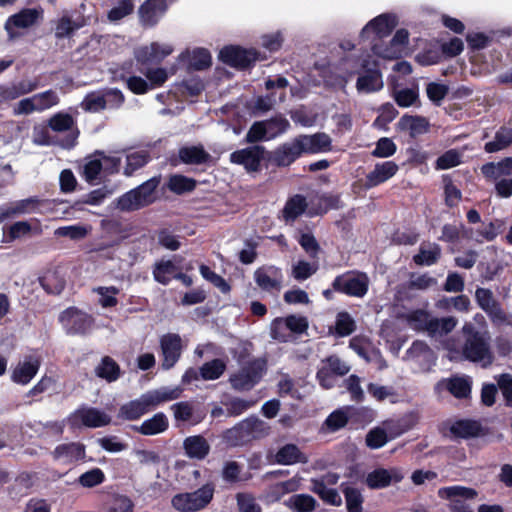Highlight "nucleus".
Masks as SVG:
<instances>
[{
	"label": "nucleus",
	"mask_w": 512,
	"mask_h": 512,
	"mask_svg": "<svg viewBox=\"0 0 512 512\" xmlns=\"http://www.w3.org/2000/svg\"><path fill=\"white\" fill-rule=\"evenodd\" d=\"M182 392L183 389L180 386L173 388L164 386L150 390L139 398L123 404L118 411V418L128 421L138 420L159 404L180 398Z\"/></svg>",
	"instance_id": "nucleus-1"
},
{
	"label": "nucleus",
	"mask_w": 512,
	"mask_h": 512,
	"mask_svg": "<svg viewBox=\"0 0 512 512\" xmlns=\"http://www.w3.org/2000/svg\"><path fill=\"white\" fill-rule=\"evenodd\" d=\"M271 432L270 425L256 415L241 420L223 432V441L229 447H243L267 437Z\"/></svg>",
	"instance_id": "nucleus-2"
},
{
	"label": "nucleus",
	"mask_w": 512,
	"mask_h": 512,
	"mask_svg": "<svg viewBox=\"0 0 512 512\" xmlns=\"http://www.w3.org/2000/svg\"><path fill=\"white\" fill-rule=\"evenodd\" d=\"M464 342L462 355L464 359L481 363L483 367L490 366L494 361V355L489 344V337L472 324H465L462 328Z\"/></svg>",
	"instance_id": "nucleus-3"
},
{
	"label": "nucleus",
	"mask_w": 512,
	"mask_h": 512,
	"mask_svg": "<svg viewBox=\"0 0 512 512\" xmlns=\"http://www.w3.org/2000/svg\"><path fill=\"white\" fill-rule=\"evenodd\" d=\"M160 181V176H154L136 188L124 193L117 199V208L121 211L130 212L151 205L156 200L155 191Z\"/></svg>",
	"instance_id": "nucleus-4"
},
{
	"label": "nucleus",
	"mask_w": 512,
	"mask_h": 512,
	"mask_svg": "<svg viewBox=\"0 0 512 512\" xmlns=\"http://www.w3.org/2000/svg\"><path fill=\"white\" fill-rule=\"evenodd\" d=\"M267 370V361L263 358H254L243 365L240 369L231 374L229 383L235 391H250L262 379Z\"/></svg>",
	"instance_id": "nucleus-5"
},
{
	"label": "nucleus",
	"mask_w": 512,
	"mask_h": 512,
	"mask_svg": "<svg viewBox=\"0 0 512 512\" xmlns=\"http://www.w3.org/2000/svg\"><path fill=\"white\" fill-rule=\"evenodd\" d=\"M215 486L209 482L193 492L178 493L171 503L179 512H197L204 509L213 499Z\"/></svg>",
	"instance_id": "nucleus-6"
},
{
	"label": "nucleus",
	"mask_w": 512,
	"mask_h": 512,
	"mask_svg": "<svg viewBox=\"0 0 512 512\" xmlns=\"http://www.w3.org/2000/svg\"><path fill=\"white\" fill-rule=\"evenodd\" d=\"M58 321L65 333L70 336H86L95 326L94 317L75 306L63 310L59 314Z\"/></svg>",
	"instance_id": "nucleus-7"
},
{
	"label": "nucleus",
	"mask_w": 512,
	"mask_h": 512,
	"mask_svg": "<svg viewBox=\"0 0 512 512\" xmlns=\"http://www.w3.org/2000/svg\"><path fill=\"white\" fill-rule=\"evenodd\" d=\"M229 161L242 166L248 174L260 173L264 167L268 168L267 149L262 145H250L232 152Z\"/></svg>",
	"instance_id": "nucleus-8"
},
{
	"label": "nucleus",
	"mask_w": 512,
	"mask_h": 512,
	"mask_svg": "<svg viewBox=\"0 0 512 512\" xmlns=\"http://www.w3.org/2000/svg\"><path fill=\"white\" fill-rule=\"evenodd\" d=\"M332 287L335 292L362 298L368 292L369 278L364 272L347 271L334 278Z\"/></svg>",
	"instance_id": "nucleus-9"
},
{
	"label": "nucleus",
	"mask_w": 512,
	"mask_h": 512,
	"mask_svg": "<svg viewBox=\"0 0 512 512\" xmlns=\"http://www.w3.org/2000/svg\"><path fill=\"white\" fill-rule=\"evenodd\" d=\"M219 59L232 68L245 70L253 67L261 58L260 53L254 48L228 45L220 50Z\"/></svg>",
	"instance_id": "nucleus-10"
},
{
	"label": "nucleus",
	"mask_w": 512,
	"mask_h": 512,
	"mask_svg": "<svg viewBox=\"0 0 512 512\" xmlns=\"http://www.w3.org/2000/svg\"><path fill=\"white\" fill-rule=\"evenodd\" d=\"M475 299L478 306L489 316L493 323L510 324L509 316L494 298L490 289L478 287L475 291Z\"/></svg>",
	"instance_id": "nucleus-11"
},
{
	"label": "nucleus",
	"mask_w": 512,
	"mask_h": 512,
	"mask_svg": "<svg viewBox=\"0 0 512 512\" xmlns=\"http://www.w3.org/2000/svg\"><path fill=\"white\" fill-rule=\"evenodd\" d=\"M302 156L300 146L295 137L277 146L274 150H267V164L274 167H288Z\"/></svg>",
	"instance_id": "nucleus-12"
},
{
	"label": "nucleus",
	"mask_w": 512,
	"mask_h": 512,
	"mask_svg": "<svg viewBox=\"0 0 512 512\" xmlns=\"http://www.w3.org/2000/svg\"><path fill=\"white\" fill-rule=\"evenodd\" d=\"M175 0H145L138 8V17L143 27H154L164 17L169 5Z\"/></svg>",
	"instance_id": "nucleus-13"
},
{
	"label": "nucleus",
	"mask_w": 512,
	"mask_h": 512,
	"mask_svg": "<svg viewBox=\"0 0 512 512\" xmlns=\"http://www.w3.org/2000/svg\"><path fill=\"white\" fill-rule=\"evenodd\" d=\"M302 155H314L332 151V139L325 132L314 134H300L295 137Z\"/></svg>",
	"instance_id": "nucleus-14"
},
{
	"label": "nucleus",
	"mask_w": 512,
	"mask_h": 512,
	"mask_svg": "<svg viewBox=\"0 0 512 512\" xmlns=\"http://www.w3.org/2000/svg\"><path fill=\"white\" fill-rule=\"evenodd\" d=\"M43 17V9L38 8H24L18 13L11 15L6 23L5 30L8 33L9 38H15L18 33L15 32V28H30Z\"/></svg>",
	"instance_id": "nucleus-15"
},
{
	"label": "nucleus",
	"mask_w": 512,
	"mask_h": 512,
	"mask_svg": "<svg viewBox=\"0 0 512 512\" xmlns=\"http://www.w3.org/2000/svg\"><path fill=\"white\" fill-rule=\"evenodd\" d=\"M254 280L257 286L266 292H279L282 288L283 273L274 265H263L254 272Z\"/></svg>",
	"instance_id": "nucleus-16"
},
{
	"label": "nucleus",
	"mask_w": 512,
	"mask_h": 512,
	"mask_svg": "<svg viewBox=\"0 0 512 512\" xmlns=\"http://www.w3.org/2000/svg\"><path fill=\"white\" fill-rule=\"evenodd\" d=\"M398 22L393 14H381L370 20L361 30L360 37L365 40L370 38V34H374L375 38L383 39L389 36L396 28Z\"/></svg>",
	"instance_id": "nucleus-17"
},
{
	"label": "nucleus",
	"mask_w": 512,
	"mask_h": 512,
	"mask_svg": "<svg viewBox=\"0 0 512 512\" xmlns=\"http://www.w3.org/2000/svg\"><path fill=\"white\" fill-rule=\"evenodd\" d=\"M162 368L169 370L175 366L181 356L182 341L178 334L167 333L160 338Z\"/></svg>",
	"instance_id": "nucleus-18"
},
{
	"label": "nucleus",
	"mask_w": 512,
	"mask_h": 512,
	"mask_svg": "<svg viewBox=\"0 0 512 512\" xmlns=\"http://www.w3.org/2000/svg\"><path fill=\"white\" fill-rule=\"evenodd\" d=\"M52 459L65 465L82 461L86 457V447L81 442H69L57 445L51 452Z\"/></svg>",
	"instance_id": "nucleus-19"
},
{
	"label": "nucleus",
	"mask_w": 512,
	"mask_h": 512,
	"mask_svg": "<svg viewBox=\"0 0 512 512\" xmlns=\"http://www.w3.org/2000/svg\"><path fill=\"white\" fill-rule=\"evenodd\" d=\"M284 323L285 327L293 333L303 334L309 327L305 316L288 315L284 319L276 318L271 324V336L275 340L285 341V335L279 332V327Z\"/></svg>",
	"instance_id": "nucleus-20"
},
{
	"label": "nucleus",
	"mask_w": 512,
	"mask_h": 512,
	"mask_svg": "<svg viewBox=\"0 0 512 512\" xmlns=\"http://www.w3.org/2000/svg\"><path fill=\"white\" fill-rule=\"evenodd\" d=\"M368 61H364L362 68L364 69L356 82V88L359 92L372 93L379 91L383 88L382 74L374 63L373 68H369Z\"/></svg>",
	"instance_id": "nucleus-21"
},
{
	"label": "nucleus",
	"mask_w": 512,
	"mask_h": 512,
	"mask_svg": "<svg viewBox=\"0 0 512 512\" xmlns=\"http://www.w3.org/2000/svg\"><path fill=\"white\" fill-rule=\"evenodd\" d=\"M77 421L85 427L98 428L109 425L111 417L97 408L89 407L75 411L73 414V423L77 424Z\"/></svg>",
	"instance_id": "nucleus-22"
},
{
	"label": "nucleus",
	"mask_w": 512,
	"mask_h": 512,
	"mask_svg": "<svg viewBox=\"0 0 512 512\" xmlns=\"http://www.w3.org/2000/svg\"><path fill=\"white\" fill-rule=\"evenodd\" d=\"M178 157L186 165H212L214 163L212 155L201 144L181 147Z\"/></svg>",
	"instance_id": "nucleus-23"
},
{
	"label": "nucleus",
	"mask_w": 512,
	"mask_h": 512,
	"mask_svg": "<svg viewBox=\"0 0 512 512\" xmlns=\"http://www.w3.org/2000/svg\"><path fill=\"white\" fill-rule=\"evenodd\" d=\"M396 128L399 131H408L411 138H416L427 133L430 124L423 116L404 114L397 122Z\"/></svg>",
	"instance_id": "nucleus-24"
},
{
	"label": "nucleus",
	"mask_w": 512,
	"mask_h": 512,
	"mask_svg": "<svg viewBox=\"0 0 512 512\" xmlns=\"http://www.w3.org/2000/svg\"><path fill=\"white\" fill-rule=\"evenodd\" d=\"M183 449L190 459L203 460L210 453V444L202 435L188 436L183 441Z\"/></svg>",
	"instance_id": "nucleus-25"
},
{
	"label": "nucleus",
	"mask_w": 512,
	"mask_h": 512,
	"mask_svg": "<svg viewBox=\"0 0 512 512\" xmlns=\"http://www.w3.org/2000/svg\"><path fill=\"white\" fill-rule=\"evenodd\" d=\"M273 462L288 466L297 463L305 464L308 462V458L296 444L288 443L278 449Z\"/></svg>",
	"instance_id": "nucleus-26"
},
{
	"label": "nucleus",
	"mask_w": 512,
	"mask_h": 512,
	"mask_svg": "<svg viewBox=\"0 0 512 512\" xmlns=\"http://www.w3.org/2000/svg\"><path fill=\"white\" fill-rule=\"evenodd\" d=\"M398 171V165L393 161H386L375 165L373 171L366 176V186L376 187L392 178Z\"/></svg>",
	"instance_id": "nucleus-27"
},
{
	"label": "nucleus",
	"mask_w": 512,
	"mask_h": 512,
	"mask_svg": "<svg viewBox=\"0 0 512 512\" xmlns=\"http://www.w3.org/2000/svg\"><path fill=\"white\" fill-rule=\"evenodd\" d=\"M449 430L454 437L461 439L475 438L483 434L480 422L472 419L456 420Z\"/></svg>",
	"instance_id": "nucleus-28"
},
{
	"label": "nucleus",
	"mask_w": 512,
	"mask_h": 512,
	"mask_svg": "<svg viewBox=\"0 0 512 512\" xmlns=\"http://www.w3.org/2000/svg\"><path fill=\"white\" fill-rule=\"evenodd\" d=\"M39 368L40 362L37 359L19 362L12 371L11 380L16 384L27 385L36 376Z\"/></svg>",
	"instance_id": "nucleus-29"
},
{
	"label": "nucleus",
	"mask_w": 512,
	"mask_h": 512,
	"mask_svg": "<svg viewBox=\"0 0 512 512\" xmlns=\"http://www.w3.org/2000/svg\"><path fill=\"white\" fill-rule=\"evenodd\" d=\"M402 476L398 474H391L385 468H377L366 476L365 483L370 489H383L391 485L392 482L398 483Z\"/></svg>",
	"instance_id": "nucleus-30"
},
{
	"label": "nucleus",
	"mask_w": 512,
	"mask_h": 512,
	"mask_svg": "<svg viewBox=\"0 0 512 512\" xmlns=\"http://www.w3.org/2000/svg\"><path fill=\"white\" fill-rule=\"evenodd\" d=\"M168 427L167 416L163 412H158L150 419L145 420L140 426H134L133 429L142 435L150 436L160 434L166 431Z\"/></svg>",
	"instance_id": "nucleus-31"
},
{
	"label": "nucleus",
	"mask_w": 512,
	"mask_h": 512,
	"mask_svg": "<svg viewBox=\"0 0 512 512\" xmlns=\"http://www.w3.org/2000/svg\"><path fill=\"white\" fill-rule=\"evenodd\" d=\"M409 42V33L406 29H398L390 41V45L384 49L383 52H378L376 46L373 47L375 53L379 54L383 58L394 59L398 58L401 50Z\"/></svg>",
	"instance_id": "nucleus-32"
},
{
	"label": "nucleus",
	"mask_w": 512,
	"mask_h": 512,
	"mask_svg": "<svg viewBox=\"0 0 512 512\" xmlns=\"http://www.w3.org/2000/svg\"><path fill=\"white\" fill-rule=\"evenodd\" d=\"M407 325L415 331H428L431 334L432 317L430 313L423 309H415L401 316Z\"/></svg>",
	"instance_id": "nucleus-33"
},
{
	"label": "nucleus",
	"mask_w": 512,
	"mask_h": 512,
	"mask_svg": "<svg viewBox=\"0 0 512 512\" xmlns=\"http://www.w3.org/2000/svg\"><path fill=\"white\" fill-rule=\"evenodd\" d=\"M165 187L176 195H183L193 192L197 187V181L182 174H171Z\"/></svg>",
	"instance_id": "nucleus-34"
},
{
	"label": "nucleus",
	"mask_w": 512,
	"mask_h": 512,
	"mask_svg": "<svg viewBox=\"0 0 512 512\" xmlns=\"http://www.w3.org/2000/svg\"><path fill=\"white\" fill-rule=\"evenodd\" d=\"M307 206L306 198L301 194H295L288 198L282 210L284 220L286 222L296 220L306 211Z\"/></svg>",
	"instance_id": "nucleus-35"
},
{
	"label": "nucleus",
	"mask_w": 512,
	"mask_h": 512,
	"mask_svg": "<svg viewBox=\"0 0 512 512\" xmlns=\"http://www.w3.org/2000/svg\"><path fill=\"white\" fill-rule=\"evenodd\" d=\"M354 412H356V408L353 406H344L334 410L325 420L327 429L331 432H335L344 428Z\"/></svg>",
	"instance_id": "nucleus-36"
},
{
	"label": "nucleus",
	"mask_w": 512,
	"mask_h": 512,
	"mask_svg": "<svg viewBox=\"0 0 512 512\" xmlns=\"http://www.w3.org/2000/svg\"><path fill=\"white\" fill-rule=\"evenodd\" d=\"M171 49H164L158 43H152L150 47H143L136 52V59L141 64H149L162 61L171 53Z\"/></svg>",
	"instance_id": "nucleus-37"
},
{
	"label": "nucleus",
	"mask_w": 512,
	"mask_h": 512,
	"mask_svg": "<svg viewBox=\"0 0 512 512\" xmlns=\"http://www.w3.org/2000/svg\"><path fill=\"white\" fill-rule=\"evenodd\" d=\"M95 374L97 377L111 383L120 377L121 368L112 357L104 356L95 368Z\"/></svg>",
	"instance_id": "nucleus-38"
},
{
	"label": "nucleus",
	"mask_w": 512,
	"mask_h": 512,
	"mask_svg": "<svg viewBox=\"0 0 512 512\" xmlns=\"http://www.w3.org/2000/svg\"><path fill=\"white\" fill-rule=\"evenodd\" d=\"M505 229V220L496 218L485 225L484 228L477 229L474 240L477 243H483L484 241L492 242L497 238L498 235L502 234Z\"/></svg>",
	"instance_id": "nucleus-39"
},
{
	"label": "nucleus",
	"mask_w": 512,
	"mask_h": 512,
	"mask_svg": "<svg viewBox=\"0 0 512 512\" xmlns=\"http://www.w3.org/2000/svg\"><path fill=\"white\" fill-rule=\"evenodd\" d=\"M311 491L317 494L322 501L332 506H340L342 499L335 488H328L324 480L312 479Z\"/></svg>",
	"instance_id": "nucleus-40"
},
{
	"label": "nucleus",
	"mask_w": 512,
	"mask_h": 512,
	"mask_svg": "<svg viewBox=\"0 0 512 512\" xmlns=\"http://www.w3.org/2000/svg\"><path fill=\"white\" fill-rule=\"evenodd\" d=\"M178 270V266L172 260H161L154 265V280L162 285H168L175 279Z\"/></svg>",
	"instance_id": "nucleus-41"
},
{
	"label": "nucleus",
	"mask_w": 512,
	"mask_h": 512,
	"mask_svg": "<svg viewBox=\"0 0 512 512\" xmlns=\"http://www.w3.org/2000/svg\"><path fill=\"white\" fill-rule=\"evenodd\" d=\"M441 258V247L436 243H430L429 249L421 244L419 252L413 256V262L417 266H432Z\"/></svg>",
	"instance_id": "nucleus-42"
},
{
	"label": "nucleus",
	"mask_w": 512,
	"mask_h": 512,
	"mask_svg": "<svg viewBox=\"0 0 512 512\" xmlns=\"http://www.w3.org/2000/svg\"><path fill=\"white\" fill-rule=\"evenodd\" d=\"M512 144V128L501 126L495 133L494 140L485 143L484 150L487 153L501 151Z\"/></svg>",
	"instance_id": "nucleus-43"
},
{
	"label": "nucleus",
	"mask_w": 512,
	"mask_h": 512,
	"mask_svg": "<svg viewBox=\"0 0 512 512\" xmlns=\"http://www.w3.org/2000/svg\"><path fill=\"white\" fill-rule=\"evenodd\" d=\"M151 161V155L147 150H139L129 153L126 156V166L124 167V175L132 176L137 170L144 167Z\"/></svg>",
	"instance_id": "nucleus-44"
},
{
	"label": "nucleus",
	"mask_w": 512,
	"mask_h": 512,
	"mask_svg": "<svg viewBox=\"0 0 512 512\" xmlns=\"http://www.w3.org/2000/svg\"><path fill=\"white\" fill-rule=\"evenodd\" d=\"M340 488L345 496L347 511L362 512L363 496L361 492L347 483H342Z\"/></svg>",
	"instance_id": "nucleus-45"
},
{
	"label": "nucleus",
	"mask_w": 512,
	"mask_h": 512,
	"mask_svg": "<svg viewBox=\"0 0 512 512\" xmlns=\"http://www.w3.org/2000/svg\"><path fill=\"white\" fill-rule=\"evenodd\" d=\"M379 115L373 121L372 126L379 130H388V125L398 116V110L393 104L387 102L380 106Z\"/></svg>",
	"instance_id": "nucleus-46"
},
{
	"label": "nucleus",
	"mask_w": 512,
	"mask_h": 512,
	"mask_svg": "<svg viewBox=\"0 0 512 512\" xmlns=\"http://www.w3.org/2000/svg\"><path fill=\"white\" fill-rule=\"evenodd\" d=\"M446 389L455 398L463 399L470 395L471 383L468 379L464 377L455 376L448 379Z\"/></svg>",
	"instance_id": "nucleus-47"
},
{
	"label": "nucleus",
	"mask_w": 512,
	"mask_h": 512,
	"mask_svg": "<svg viewBox=\"0 0 512 512\" xmlns=\"http://www.w3.org/2000/svg\"><path fill=\"white\" fill-rule=\"evenodd\" d=\"M102 158H92L88 157L86 163L82 168V176L85 181L90 184H96V181L99 179V175L103 171V162Z\"/></svg>",
	"instance_id": "nucleus-48"
},
{
	"label": "nucleus",
	"mask_w": 512,
	"mask_h": 512,
	"mask_svg": "<svg viewBox=\"0 0 512 512\" xmlns=\"http://www.w3.org/2000/svg\"><path fill=\"white\" fill-rule=\"evenodd\" d=\"M477 491L470 487L460 485L449 486L440 488L438 495L440 498L453 500L456 497L464 499H474L477 496Z\"/></svg>",
	"instance_id": "nucleus-49"
},
{
	"label": "nucleus",
	"mask_w": 512,
	"mask_h": 512,
	"mask_svg": "<svg viewBox=\"0 0 512 512\" xmlns=\"http://www.w3.org/2000/svg\"><path fill=\"white\" fill-rule=\"evenodd\" d=\"M225 370V362L222 359L216 358L204 363L200 367V376L203 380H216L223 375Z\"/></svg>",
	"instance_id": "nucleus-50"
},
{
	"label": "nucleus",
	"mask_w": 512,
	"mask_h": 512,
	"mask_svg": "<svg viewBox=\"0 0 512 512\" xmlns=\"http://www.w3.org/2000/svg\"><path fill=\"white\" fill-rule=\"evenodd\" d=\"M462 163V154L457 149H449L440 155L435 162L436 170H447Z\"/></svg>",
	"instance_id": "nucleus-51"
},
{
	"label": "nucleus",
	"mask_w": 512,
	"mask_h": 512,
	"mask_svg": "<svg viewBox=\"0 0 512 512\" xmlns=\"http://www.w3.org/2000/svg\"><path fill=\"white\" fill-rule=\"evenodd\" d=\"M356 330V324L351 315L346 312H339L336 317L335 331L340 337L351 335Z\"/></svg>",
	"instance_id": "nucleus-52"
},
{
	"label": "nucleus",
	"mask_w": 512,
	"mask_h": 512,
	"mask_svg": "<svg viewBox=\"0 0 512 512\" xmlns=\"http://www.w3.org/2000/svg\"><path fill=\"white\" fill-rule=\"evenodd\" d=\"M212 64L211 54L208 49L196 48L193 50L190 57L189 66L196 70L201 71L209 68Z\"/></svg>",
	"instance_id": "nucleus-53"
},
{
	"label": "nucleus",
	"mask_w": 512,
	"mask_h": 512,
	"mask_svg": "<svg viewBox=\"0 0 512 512\" xmlns=\"http://www.w3.org/2000/svg\"><path fill=\"white\" fill-rule=\"evenodd\" d=\"M445 205L454 208L462 199V192L457 188L448 175L443 176Z\"/></svg>",
	"instance_id": "nucleus-54"
},
{
	"label": "nucleus",
	"mask_w": 512,
	"mask_h": 512,
	"mask_svg": "<svg viewBox=\"0 0 512 512\" xmlns=\"http://www.w3.org/2000/svg\"><path fill=\"white\" fill-rule=\"evenodd\" d=\"M289 502L296 512H313L317 506V501L309 494H295Z\"/></svg>",
	"instance_id": "nucleus-55"
},
{
	"label": "nucleus",
	"mask_w": 512,
	"mask_h": 512,
	"mask_svg": "<svg viewBox=\"0 0 512 512\" xmlns=\"http://www.w3.org/2000/svg\"><path fill=\"white\" fill-rule=\"evenodd\" d=\"M263 123L267 130V137L269 140L284 133L290 126L289 121L284 117H273L268 120H263Z\"/></svg>",
	"instance_id": "nucleus-56"
},
{
	"label": "nucleus",
	"mask_w": 512,
	"mask_h": 512,
	"mask_svg": "<svg viewBox=\"0 0 512 512\" xmlns=\"http://www.w3.org/2000/svg\"><path fill=\"white\" fill-rule=\"evenodd\" d=\"M267 130L263 121H255L247 131L244 142L247 144L258 145L257 143L268 141Z\"/></svg>",
	"instance_id": "nucleus-57"
},
{
	"label": "nucleus",
	"mask_w": 512,
	"mask_h": 512,
	"mask_svg": "<svg viewBox=\"0 0 512 512\" xmlns=\"http://www.w3.org/2000/svg\"><path fill=\"white\" fill-rule=\"evenodd\" d=\"M224 405L228 416L237 417L253 407L255 405V401L234 397L225 402Z\"/></svg>",
	"instance_id": "nucleus-58"
},
{
	"label": "nucleus",
	"mask_w": 512,
	"mask_h": 512,
	"mask_svg": "<svg viewBox=\"0 0 512 512\" xmlns=\"http://www.w3.org/2000/svg\"><path fill=\"white\" fill-rule=\"evenodd\" d=\"M396 104L399 107L407 108L414 105L419 100L418 91L411 88L394 90L392 94Z\"/></svg>",
	"instance_id": "nucleus-59"
},
{
	"label": "nucleus",
	"mask_w": 512,
	"mask_h": 512,
	"mask_svg": "<svg viewBox=\"0 0 512 512\" xmlns=\"http://www.w3.org/2000/svg\"><path fill=\"white\" fill-rule=\"evenodd\" d=\"M111 72L114 80L126 82L129 77L135 76L137 72L142 71L137 67L133 60H128L112 69Z\"/></svg>",
	"instance_id": "nucleus-60"
},
{
	"label": "nucleus",
	"mask_w": 512,
	"mask_h": 512,
	"mask_svg": "<svg viewBox=\"0 0 512 512\" xmlns=\"http://www.w3.org/2000/svg\"><path fill=\"white\" fill-rule=\"evenodd\" d=\"M105 481V474L100 468H93L84 472L78 478V483L86 488H93Z\"/></svg>",
	"instance_id": "nucleus-61"
},
{
	"label": "nucleus",
	"mask_w": 512,
	"mask_h": 512,
	"mask_svg": "<svg viewBox=\"0 0 512 512\" xmlns=\"http://www.w3.org/2000/svg\"><path fill=\"white\" fill-rule=\"evenodd\" d=\"M323 368L336 377L344 376L350 371V366L343 362L337 355H330L323 360Z\"/></svg>",
	"instance_id": "nucleus-62"
},
{
	"label": "nucleus",
	"mask_w": 512,
	"mask_h": 512,
	"mask_svg": "<svg viewBox=\"0 0 512 512\" xmlns=\"http://www.w3.org/2000/svg\"><path fill=\"white\" fill-rule=\"evenodd\" d=\"M237 508L239 512H262L261 506L250 493L239 492L236 494Z\"/></svg>",
	"instance_id": "nucleus-63"
},
{
	"label": "nucleus",
	"mask_w": 512,
	"mask_h": 512,
	"mask_svg": "<svg viewBox=\"0 0 512 512\" xmlns=\"http://www.w3.org/2000/svg\"><path fill=\"white\" fill-rule=\"evenodd\" d=\"M133 0H119L117 4L108 12L110 21H119L130 15L134 11Z\"/></svg>",
	"instance_id": "nucleus-64"
}]
</instances>
